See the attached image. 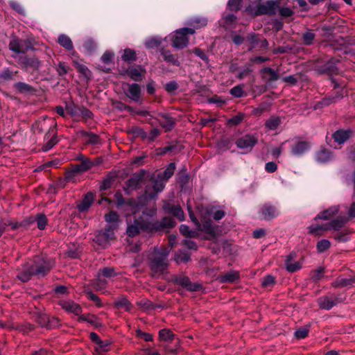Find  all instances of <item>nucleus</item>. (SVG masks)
Returning <instances> with one entry per match:
<instances>
[{"label": "nucleus", "instance_id": "f257e3e1", "mask_svg": "<svg viewBox=\"0 0 355 355\" xmlns=\"http://www.w3.org/2000/svg\"><path fill=\"white\" fill-rule=\"evenodd\" d=\"M54 261L44 256H35L17 269V279L23 283L29 282L33 277L37 279L46 277L54 267Z\"/></svg>", "mask_w": 355, "mask_h": 355}, {"label": "nucleus", "instance_id": "f03ea898", "mask_svg": "<svg viewBox=\"0 0 355 355\" xmlns=\"http://www.w3.org/2000/svg\"><path fill=\"white\" fill-rule=\"evenodd\" d=\"M175 225V220L169 216L164 217L161 220L139 221L135 220L133 224L128 226L126 233L128 236L134 237L139 234L141 230L155 233L171 229Z\"/></svg>", "mask_w": 355, "mask_h": 355}, {"label": "nucleus", "instance_id": "7ed1b4c3", "mask_svg": "<svg viewBox=\"0 0 355 355\" xmlns=\"http://www.w3.org/2000/svg\"><path fill=\"white\" fill-rule=\"evenodd\" d=\"M168 251L166 249L155 250V254L148 258V266L154 274L162 275L168 267Z\"/></svg>", "mask_w": 355, "mask_h": 355}, {"label": "nucleus", "instance_id": "20e7f679", "mask_svg": "<svg viewBox=\"0 0 355 355\" xmlns=\"http://www.w3.org/2000/svg\"><path fill=\"white\" fill-rule=\"evenodd\" d=\"M279 4L273 0L266 1L263 3L250 4L245 8V11L252 17L261 15H275Z\"/></svg>", "mask_w": 355, "mask_h": 355}, {"label": "nucleus", "instance_id": "39448f33", "mask_svg": "<svg viewBox=\"0 0 355 355\" xmlns=\"http://www.w3.org/2000/svg\"><path fill=\"white\" fill-rule=\"evenodd\" d=\"M338 60L334 58L329 60L318 58L313 62V69L318 75L332 76L339 72L337 66Z\"/></svg>", "mask_w": 355, "mask_h": 355}, {"label": "nucleus", "instance_id": "423d86ee", "mask_svg": "<svg viewBox=\"0 0 355 355\" xmlns=\"http://www.w3.org/2000/svg\"><path fill=\"white\" fill-rule=\"evenodd\" d=\"M194 34L193 28H182L177 29L173 32V34L171 35V45L173 47L177 49H183L187 47L189 38V35Z\"/></svg>", "mask_w": 355, "mask_h": 355}, {"label": "nucleus", "instance_id": "0eeeda50", "mask_svg": "<svg viewBox=\"0 0 355 355\" xmlns=\"http://www.w3.org/2000/svg\"><path fill=\"white\" fill-rule=\"evenodd\" d=\"M33 318L40 327L46 329H55L60 326L58 318L51 316L39 309L33 313Z\"/></svg>", "mask_w": 355, "mask_h": 355}, {"label": "nucleus", "instance_id": "6e6552de", "mask_svg": "<svg viewBox=\"0 0 355 355\" xmlns=\"http://www.w3.org/2000/svg\"><path fill=\"white\" fill-rule=\"evenodd\" d=\"M345 297L342 293H332L329 295H322L317 299V303L320 309L329 311L338 304L343 302Z\"/></svg>", "mask_w": 355, "mask_h": 355}, {"label": "nucleus", "instance_id": "1a4fd4ad", "mask_svg": "<svg viewBox=\"0 0 355 355\" xmlns=\"http://www.w3.org/2000/svg\"><path fill=\"white\" fill-rule=\"evenodd\" d=\"M170 282L190 292L199 291L203 288L201 284L192 282L190 278L184 274L172 275Z\"/></svg>", "mask_w": 355, "mask_h": 355}, {"label": "nucleus", "instance_id": "9d476101", "mask_svg": "<svg viewBox=\"0 0 355 355\" xmlns=\"http://www.w3.org/2000/svg\"><path fill=\"white\" fill-rule=\"evenodd\" d=\"M114 239V227L111 225H107L104 229L96 233L93 241L102 248H106L110 245V241Z\"/></svg>", "mask_w": 355, "mask_h": 355}, {"label": "nucleus", "instance_id": "9b49d317", "mask_svg": "<svg viewBox=\"0 0 355 355\" xmlns=\"http://www.w3.org/2000/svg\"><path fill=\"white\" fill-rule=\"evenodd\" d=\"M258 143V137L254 135L246 134L236 141L238 148L243 150V153L252 151L254 146Z\"/></svg>", "mask_w": 355, "mask_h": 355}, {"label": "nucleus", "instance_id": "f8f14e48", "mask_svg": "<svg viewBox=\"0 0 355 355\" xmlns=\"http://www.w3.org/2000/svg\"><path fill=\"white\" fill-rule=\"evenodd\" d=\"M146 175V171L141 169L135 173L125 181L123 187V190L126 194H130L132 191L136 190L139 185L142 182L144 176Z\"/></svg>", "mask_w": 355, "mask_h": 355}, {"label": "nucleus", "instance_id": "ddd939ff", "mask_svg": "<svg viewBox=\"0 0 355 355\" xmlns=\"http://www.w3.org/2000/svg\"><path fill=\"white\" fill-rule=\"evenodd\" d=\"M9 48L17 53H26L34 49L31 41L28 39H13L10 42Z\"/></svg>", "mask_w": 355, "mask_h": 355}, {"label": "nucleus", "instance_id": "4468645a", "mask_svg": "<svg viewBox=\"0 0 355 355\" xmlns=\"http://www.w3.org/2000/svg\"><path fill=\"white\" fill-rule=\"evenodd\" d=\"M152 188L147 187L145 191L146 198L150 200L155 199L158 193L162 192L165 187V182L161 178H159L157 175L156 178H151Z\"/></svg>", "mask_w": 355, "mask_h": 355}, {"label": "nucleus", "instance_id": "2eb2a0df", "mask_svg": "<svg viewBox=\"0 0 355 355\" xmlns=\"http://www.w3.org/2000/svg\"><path fill=\"white\" fill-rule=\"evenodd\" d=\"M19 64L26 70L36 71L41 66V62L36 57L24 55L19 57Z\"/></svg>", "mask_w": 355, "mask_h": 355}, {"label": "nucleus", "instance_id": "dca6fc26", "mask_svg": "<svg viewBox=\"0 0 355 355\" xmlns=\"http://www.w3.org/2000/svg\"><path fill=\"white\" fill-rule=\"evenodd\" d=\"M56 123L54 127H50L47 132L44 135V139L47 140L46 143L44 144L42 148L44 152H47L57 144L59 141L57 135Z\"/></svg>", "mask_w": 355, "mask_h": 355}, {"label": "nucleus", "instance_id": "f3484780", "mask_svg": "<svg viewBox=\"0 0 355 355\" xmlns=\"http://www.w3.org/2000/svg\"><path fill=\"white\" fill-rule=\"evenodd\" d=\"M259 213L261 218L265 220H270L279 215L277 208L270 202L263 205Z\"/></svg>", "mask_w": 355, "mask_h": 355}, {"label": "nucleus", "instance_id": "a211bd4d", "mask_svg": "<svg viewBox=\"0 0 355 355\" xmlns=\"http://www.w3.org/2000/svg\"><path fill=\"white\" fill-rule=\"evenodd\" d=\"M311 147L309 141L299 140L295 141L291 147V153L293 156L301 157L308 152Z\"/></svg>", "mask_w": 355, "mask_h": 355}, {"label": "nucleus", "instance_id": "6ab92c4d", "mask_svg": "<svg viewBox=\"0 0 355 355\" xmlns=\"http://www.w3.org/2000/svg\"><path fill=\"white\" fill-rule=\"evenodd\" d=\"M208 19L207 17L201 16H193L187 19L185 24L188 26L187 28H193L194 33L196 30L202 28L207 25Z\"/></svg>", "mask_w": 355, "mask_h": 355}, {"label": "nucleus", "instance_id": "aec40b11", "mask_svg": "<svg viewBox=\"0 0 355 355\" xmlns=\"http://www.w3.org/2000/svg\"><path fill=\"white\" fill-rule=\"evenodd\" d=\"M354 136V132L351 129H339L332 134L334 141L339 145L345 144L349 138Z\"/></svg>", "mask_w": 355, "mask_h": 355}, {"label": "nucleus", "instance_id": "412c9836", "mask_svg": "<svg viewBox=\"0 0 355 355\" xmlns=\"http://www.w3.org/2000/svg\"><path fill=\"white\" fill-rule=\"evenodd\" d=\"M334 158L331 150L324 146H320V149L315 153V159L320 164H326L332 161Z\"/></svg>", "mask_w": 355, "mask_h": 355}, {"label": "nucleus", "instance_id": "4be33fe9", "mask_svg": "<svg viewBox=\"0 0 355 355\" xmlns=\"http://www.w3.org/2000/svg\"><path fill=\"white\" fill-rule=\"evenodd\" d=\"M158 116L163 120L156 119L159 124L165 130L166 132L171 131L175 125V119L168 114L159 112Z\"/></svg>", "mask_w": 355, "mask_h": 355}, {"label": "nucleus", "instance_id": "5701e85b", "mask_svg": "<svg viewBox=\"0 0 355 355\" xmlns=\"http://www.w3.org/2000/svg\"><path fill=\"white\" fill-rule=\"evenodd\" d=\"M60 305L67 313H73L78 316L80 315L83 311L82 307L72 300L62 301L60 302Z\"/></svg>", "mask_w": 355, "mask_h": 355}, {"label": "nucleus", "instance_id": "b1692460", "mask_svg": "<svg viewBox=\"0 0 355 355\" xmlns=\"http://www.w3.org/2000/svg\"><path fill=\"white\" fill-rule=\"evenodd\" d=\"M164 210L165 213L172 214L180 221L184 220V211L180 205L167 203L164 205Z\"/></svg>", "mask_w": 355, "mask_h": 355}, {"label": "nucleus", "instance_id": "393cba45", "mask_svg": "<svg viewBox=\"0 0 355 355\" xmlns=\"http://www.w3.org/2000/svg\"><path fill=\"white\" fill-rule=\"evenodd\" d=\"M128 98L132 101L138 103L141 101V87L137 83H132L128 85V89L125 92Z\"/></svg>", "mask_w": 355, "mask_h": 355}, {"label": "nucleus", "instance_id": "a878e982", "mask_svg": "<svg viewBox=\"0 0 355 355\" xmlns=\"http://www.w3.org/2000/svg\"><path fill=\"white\" fill-rule=\"evenodd\" d=\"M355 284V276L351 277L349 278H345L342 275L338 276L333 282H331V286L333 288H343V287H349Z\"/></svg>", "mask_w": 355, "mask_h": 355}, {"label": "nucleus", "instance_id": "bb28decb", "mask_svg": "<svg viewBox=\"0 0 355 355\" xmlns=\"http://www.w3.org/2000/svg\"><path fill=\"white\" fill-rule=\"evenodd\" d=\"M348 219L344 216H338L336 219L325 224V229L327 230H334L335 232H338L345 225Z\"/></svg>", "mask_w": 355, "mask_h": 355}, {"label": "nucleus", "instance_id": "cd10ccee", "mask_svg": "<svg viewBox=\"0 0 355 355\" xmlns=\"http://www.w3.org/2000/svg\"><path fill=\"white\" fill-rule=\"evenodd\" d=\"M94 200V195L92 192H88L84 195L83 199L77 205V208L80 212L87 211L92 205Z\"/></svg>", "mask_w": 355, "mask_h": 355}, {"label": "nucleus", "instance_id": "c85d7f7f", "mask_svg": "<svg viewBox=\"0 0 355 355\" xmlns=\"http://www.w3.org/2000/svg\"><path fill=\"white\" fill-rule=\"evenodd\" d=\"M77 135L80 137H87V143L89 144L98 145L101 143L100 137L92 132L80 130L77 132Z\"/></svg>", "mask_w": 355, "mask_h": 355}, {"label": "nucleus", "instance_id": "c756f323", "mask_svg": "<svg viewBox=\"0 0 355 355\" xmlns=\"http://www.w3.org/2000/svg\"><path fill=\"white\" fill-rule=\"evenodd\" d=\"M98 163V162L94 163L88 159L81 157L80 163L74 165L73 171L76 173H80L89 170L93 166L97 165Z\"/></svg>", "mask_w": 355, "mask_h": 355}, {"label": "nucleus", "instance_id": "7c9ffc66", "mask_svg": "<svg viewBox=\"0 0 355 355\" xmlns=\"http://www.w3.org/2000/svg\"><path fill=\"white\" fill-rule=\"evenodd\" d=\"M78 321L80 322H87L94 326L96 328H98L102 326V324L98 322V318L96 315L90 313L80 315L78 318Z\"/></svg>", "mask_w": 355, "mask_h": 355}, {"label": "nucleus", "instance_id": "2f4dec72", "mask_svg": "<svg viewBox=\"0 0 355 355\" xmlns=\"http://www.w3.org/2000/svg\"><path fill=\"white\" fill-rule=\"evenodd\" d=\"M160 53L165 62L176 67L180 65V62L178 60V57L172 54L170 51L162 49Z\"/></svg>", "mask_w": 355, "mask_h": 355}, {"label": "nucleus", "instance_id": "473e14b6", "mask_svg": "<svg viewBox=\"0 0 355 355\" xmlns=\"http://www.w3.org/2000/svg\"><path fill=\"white\" fill-rule=\"evenodd\" d=\"M339 211V206H332L329 209L320 212L315 217V220L322 219L328 220L332 216L336 215Z\"/></svg>", "mask_w": 355, "mask_h": 355}, {"label": "nucleus", "instance_id": "72a5a7b5", "mask_svg": "<svg viewBox=\"0 0 355 355\" xmlns=\"http://www.w3.org/2000/svg\"><path fill=\"white\" fill-rule=\"evenodd\" d=\"M240 278L239 272L229 271L224 275L220 276L219 279L222 283H234L236 282Z\"/></svg>", "mask_w": 355, "mask_h": 355}, {"label": "nucleus", "instance_id": "f704fd0d", "mask_svg": "<svg viewBox=\"0 0 355 355\" xmlns=\"http://www.w3.org/2000/svg\"><path fill=\"white\" fill-rule=\"evenodd\" d=\"M14 87L20 94H34L36 92V89L33 86L24 82L16 83L14 85Z\"/></svg>", "mask_w": 355, "mask_h": 355}, {"label": "nucleus", "instance_id": "c9c22d12", "mask_svg": "<svg viewBox=\"0 0 355 355\" xmlns=\"http://www.w3.org/2000/svg\"><path fill=\"white\" fill-rule=\"evenodd\" d=\"M261 73L263 74L264 78L270 83L277 80L279 78V75L273 69L270 67H264L261 70Z\"/></svg>", "mask_w": 355, "mask_h": 355}, {"label": "nucleus", "instance_id": "e433bc0d", "mask_svg": "<svg viewBox=\"0 0 355 355\" xmlns=\"http://www.w3.org/2000/svg\"><path fill=\"white\" fill-rule=\"evenodd\" d=\"M114 305L117 309L123 308L126 311H130L132 307L131 302L126 297H121L115 300Z\"/></svg>", "mask_w": 355, "mask_h": 355}, {"label": "nucleus", "instance_id": "4c0bfd02", "mask_svg": "<svg viewBox=\"0 0 355 355\" xmlns=\"http://www.w3.org/2000/svg\"><path fill=\"white\" fill-rule=\"evenodd\" d=\"M122 75H128L132 80L135 81H140L142 80V74L139 69L135 67H129L124 70Z\"/></svg>", "mask_w": 355, "mask_h": 355}, {"label": "nucleus", "instance_id": "58836bf2", "mask_svg": "<svg viewBox=\"0 0 355 355\" xmlns=\"http://www.w3.org/2000/svg\"><path fill=\"white\" fill-rule=\"evenodd\" d=\"M282 120L279 116H271L265 122L266 128L269 130H275L281 125Z\"/></svg>", "mask_w": 355, "mask_h": 355}, {"label": "nucleus", "instance_id": "ea45409f", "mask_svg": "<svg viewBox=\"0 0 355 355\" xmlns=\"http://www.w3.org/2000/svg\"><path fill=\"white\" fill-rule=\"evenodd\" d=\"M175 170V164L174 162L170 163L164 171L157 174L159 178H161L164 181H167L174 174Z\"/></svg>", "mask_w": 355, "mask_h": 355}, {"label": "nucleus", "instance_id": "a19ab883", "mask_svg": "<svg viewBox=\"0 0 355 355\" xmlns=\"http://www.w3.org/2000/svg\"><path fill=\"white\" fill-rule=\"evenodd\" d=\"M58 42L60 46L68 51H71L73 49V42L71 38L65 34H61L59 35Z\"/></svg>", "mask_w": 355, "mask_h": 355}, {"label": "nucleus", "instance_id": "79ce46f5", "mask_svg": "<svg viewBox=\"0 0 355 355\" xmlns=\"http://www.w3.org/2000/svg\"><path fill=\"white\" fill-rule=\"evenodd\" d=\"M325 269L322 266H320L316 269L310 272V279L313 282L320 281L324 276Z\"/></svg>", "mask_w": 355, "mask_h": 355}, {"label": "nucleus", "instance_id": "37998d69", "mask_svg": "<svg viewBox=\"0 0 355 355\" xmlns=\"http://www.w3.org/2000/svg\"><path fill=\"white\" fill-rule=\"evenodd\" d=\"M315 39V34L313 30L308 29L305 33L302 35V40L304 45L310 46L314 43Z\"/></svg>", "mask_w": 355, "mask_h": 355}, {"label": "nucleus", "instance_id": "c03bdc74", "mask_svg": "<svg viewBox=\"0 0 355 355\" xmlns=\"http://www.w3.org/2000/svg\"><path fill=\"white\" fill-rule=\"evenodd\" d=\"M156 150L157 155H164L168 152L179 153L181 150V147L178 146L177 144H171L163 148H158Z\"/></svg>", "mask_w": 355, "mask_h": 355}, {"label": "nucleus", "instance_id": "a18cd8bd", "mask_svg": "<svg viewBox=\"0 0 355 355\" xmlns=\"http://www.w3.org/2000/svg\"><path fill=\"white\" fill-rule=\"evenodd\" d=\"M116 176L108 174L107 177L103 179L100 185V191H105L110 189L115 181Z\"/></svg>", "mask_w": 355, "mask_h": 355}, {"label": "nucleus", "instance_id": "49530a36", "mask_svg": "<svg viewBox=\"0 0 355 355\" xmlns=\"http://www.w3.org/2000/svg\"><path fill=\"white\" fill-rule=\"evenodd\" d=\"M80 106L76 105L73 101L66 103L65 109L71 116H79Z\"/></svg>", "mask_w": 355, "mask_h": 355}, {"label": "nucleus", "instance_id": "de8ad7c7", "mask_svg": "<svg viewBox=\"0 0 355 355\" xmlns=\"http://www.w3.org/2000/svg\"><path fill=\"white\" fill-rule=\"evenodd\" d=\"M162 39L159 37L148 38L145 42V46L148 49H153L161 45Z\"/></svg>", "mask_w": 355, "mask_h": 355}, {"label": "nucleus", "instance_id": "09e8293b", "mask_svg": "<svg viewBox=\"0 0 355 355\" xmlns=\"http://www.w3.org/2000/svg\"><path fill=\"white\" fill-rule=\"evenodd\" d=\"M37 227L39 230H43L45 229L48 220L44 214L40 213L35 216Z\"/></svg>", "mask_w": 355, "mask_h": 355}, {"label": "nucleus", "instance_id": "8fccbe9b", "mask_svg": "<svg viewBox=\"0 0 355 355\" xmlns=\"http://www.w3.org/2000/svg\"><path fill=\"white\" fill-rule=\"evenodd\" d=\"M137 306L144 311H148L156 309L154 303L147 299H143L137 302Z\"/></svg>", "mask_w": 355, "mask_h": 355}, {"label": "nucleus", "instance_id": "3c124183", "mask_svg": "<svg viewBox=\"0 0 355 355\" xmlns=\"http://www.w3.org/2000/svg\"><path fill=\"white\" fill-rule=\"evenodd\" d=\"M350 232L348 230L336 232L333 235V238L338 242H346L349 240V234Z\"/></svg>", "mask_w": 355, "mask_h": 355}, {"label": "nucleus", "instance_id": "603ef678", "mask_svg": "<svg viewBox=\"0 0 355 355\" xmlns=\"http://www.w3.org/2000/svg\"><path fill=\"white\" fill-rule=\"evenodd\" d=\"M111 341L109 340H101L100 342L96 346V350L98 353L108 352L110 349Z\"/></svg>", "mask_w": 355, "mask_h": 355}, {"label": "nucleus", "instance_id": "864d4df0", "mask_svg": "<svg viewBox=\"0 0 355 355\" xmlns=\"http://www.w3.org/2000/svg\"><path fill=\"white\" fill-rule=\"evenodd\" d=\"M121 58L125 62L135 61L137 59L136 53L134 50L128 48L123 51Z\"/></svg>", "mask_w": 355, "mask_h": 355}, {"label": "nucleus", "instance_id": "5fc2aeb1", "mask_svg": "<svg viewBox=\"0 0 355 355\" xmlns=\"http://www.w3.org/2000/svg\"><path fill=\"white\" fill-rule=\"evenodd\" d=\"M174 334L168 329H163L159 331V337L161 340L171 341L174 338Z\"/></svg>", "mask_w": 355, "mask_h": 355}, {"label": "nucleus", "instance_id": "6e6d98bb", "mask_svg": "<svg viewBox=\"0 0 355 355\" xmlns=\"http://www.w3.org/2000/svg\"><path fill=\"white\" fill-rule=\"evenodd\" d=\"M333 103H335L333 98L329 95L323 98L321 101H318L315 105V109H321L324 107L329 106Z\"/></svg>", "mask_w": 355, "mask_h": 355}, {"label": "nucleus", "instance_id": "4d7b16f0", "mask_svg": "<svg viewBox=\"0 0 355 355\" xmlns=\"http://www.w3.org/2000/svg\"><path fill=\"white\" fill-rule=\"evenodd\" d=\"M114 107L118 110L119 111L123 112V111H127L130 112V114H132L134 112V107H131L130 105H128L121 101H116L113 103Z\"/></svg>", "mask_w": 355, "mask_h": 355}, {"label": "nucleus", "instance_id": "13d9d810", "mask_svg": "<svg viewBox=\"0 0 355 355\" xmlns=\"http://www.w3.org/2000/svg\"><path fill=\"white\" fill-rule=\"evenodd\" d=\"M15 329L19 330L24 334H26L35 329V325L29 322H25L16 325Z\"/></svg>", "mask_w": 355, "mask_h": 355}, {"label": "nucleus", "instance_id": "bf43d9fd", "mask_svg": "<svg viewBox=\"0 0 355 355\" xmlns=\"http://www.w3.org/2000/svg\"><path fill=\"white\" fill-rule=\"evenodd\" d=\"M309 332V326H304L297 329L294 336L297 339H303L308 336Z\"/></svg>", "mask_w": 355, "mask_h": 355}, {"label": "nucleus", "instance_id": "052dcab7", "mask_svg": "<svg viewBox=\"0 0 355 355\" xmlns=\"http://www.w3.org/2000/svg\"><path fill=\"white\" fill-rule=\"evenodd\" d=\"M83 46L87 53H92L96 50L97 46L94 40L89 38L84 42Z\"/></svg>", "mask_w": 355, "mask_h": 355}, {"label": "nucleus", "instance_id": "680f3d73", "mask_svg": "<svg viewBox=\"0 0 355 355\" xmlns=\"http://www.w3.org/2000/svg\"><path fill=\"white\" fill-rule=\"evenodd\" d=\"M84 293L89 300L96 303L97 306L101 307L102 306L101 299L96 294H94L90 288H85Z\"/></svg>", "mask_w": 355, "mask_h": 355}, {"label": "nucleus", "instance_id": "e2e57ef3", "mask_svg": "<svg viewBox=\"0 0 355 355\" xmlns=\"http://www.w3.org/2000/svg\"><path fill=\"white\" fill-rule=\"evenodd\" d=\"M331 246V243L327 239H322L317 243L316 248L318 252H324L327 250Z\"/></svg>", "mask_w": 355, "mask_h": 355}, {"label": "nucleus", "instance_id": "0e129e2a", "mask_svg": "<svg viewBox=\"0 0 355 355\" xmlns=\"http://www.w3.org/2000/svg\"><path fill=\"white\" fill-rule=\"evenodd\" d=\"M99 274L106 278H111L116 275L114 268L105 267L99 270Z\"/></svg>", "mask_w": 355, "mask_h": 355}, {"label": "nucleus", "instance_id": "69168bd1", "mask_svg": "<svg viewBox=\"0 0 355 355\" xmlns=\"http://www.w3.org/2000/svg\"><path fill=\"white\" fill-rule=\"evenodd\" d=\"M178 87L179 85L175 80H171L164 86L165 90L170 94H174Z\"/></svg>", "mask_w": 355, "mask_h": 355}, {"label": "nucleus", "instance_id": "338daca9", "mask_svg": "<svg viewBox=\"0 0 355 355\" xmlns=\"http://www.w3.org/2000/svg\"><path fill=\"white\" fill-rule=\"evenodd\" d=\"M269 109H270V105L268 103H263L260 104L258 107L254 108L252 110V114L254 116H260L263 113L268 112L269 110Z\"/></svg>", "mask_w": 355, "mask_h": 355}, {"label": "nucleus", "instance_id": "774afa93", "mask_svg": "<svg viewBox=\"0 0 355 355\" xmlns=\"http://www.w3.org/2000/svg\"><path fill=\"white\" fill-rule=\"evenodd\" d=\"M202 230L206 233L214 235L215 234V229L213 225V223L210 220H205L202 223Z\"/></svg>", "mask_w": 355, "mask_h": 355}]
</instances>
